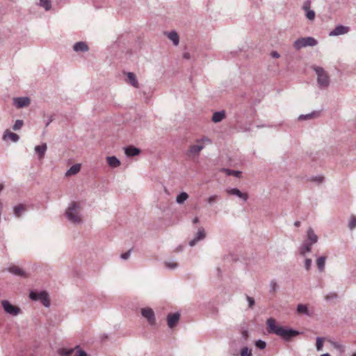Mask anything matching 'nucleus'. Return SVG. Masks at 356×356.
<instances>
[{"instance_id":"f257e3e1","label":"nucleus","mask_w":356,"mask_h":356,"mask_svg":"<svg viewBox=\"0 0 356 356\" xmlns=\"http://www.w3.org/2000/svg\"><path fill=\"white\" fill-rule=\"evenodd\" d=\"M267 330L268 333H273L277 336L282 337L285 341H290L291 338L295 337L300 334V332L287 328L283 326L276 325L275 320L273 318H269L266 321Z\"/></svg>"},{"instance_id":"f03ea898","label":"nucleus","mask_w":356,"mask_h":356,"mask_svg":"<svg viewBox=\"0 0 356 356\" xmlns=\"http://www.w3.org/2000/svg\"><path fill=\"white\" fill-rule=\"evenodd\" d=\"M80 205L76 202H72L69 205L65 211V216L67 219L72 223L80 224L81 223V218L79 215Z\"/></svg>"},{"instance_id":"7ed1b4c3","label":"nucleus","mask_w":356,"mask_h":356,"mask_svg":"<svg viewBox=\"0 0 356 356\" xmlns=\"http://www.w3.org/2000/svg\"><path fill=\"white\" fill-rule=\"evenodd\" d=\"M312 68L317 74L318 86L322 88H327L330 84V78L327 73L321 67L313 66Z\"/></svg>"},{"instance_id":"20e7f679","label":"nucleus","mask_w":356,"mask_h":356,"mask_svg":"<svg viewBox=\"0 0 356 356\" xmlns=\"http://www.w3.org/2000/svg\"><path fill=\"white\" fill-rule=\"evenodd\" d=\"M316 44L317 40L312 37L300 38L293 42V47L296 50L306 47H314Z\"/></svg>"},{"instance_id":"39448f33","label":"nucleus","mask_w":356,"mask_h":356,"mask_svg":"<svg viewBox=\"0 0 356 356\" xmlns=\"http://www.w3.org/2000/svg\"><path fill=\"white\" fill-rule=\"evenodd\" d=\"M29 298L35 301H40L46 307H49L50 305L48 293L44 291H40L39 293L31 291L29 294Z\"/></svg>"},{"instance_id":"423d86ee","label":"nucleus","mask_w":356,"mask_h":356,"mask_svg":"<svg viewBox=\"0 0 356 356\" xmlns=\"http://www.w3.org/2000/svg\"><path fill=\"white\" fill-rule=\"evenodd\" d=\"M1 304L4 311L12 316H17L21 312L18 307L11 305L8 300H3Z\"/></svg>"},{"instance_id":"0eeeda50","label":"nucleus","mask_w":356,"mask_h":356,"mask_svg":"<svg viewBox=\"0 0 356 356\" xmlns=\"http://www.w3.org/2000/svg\"><path fill=\"white\" fill-rule=\"evenodd\" d=\"M141 315L145 318L150 325H156V318L153 310L147 307L141 309Z\"/></svg>"},{"instance_id":"6e6552de","label":"nucleus","mask_w":356,"mask_h":356,"mask_svg":"<svg viewBox=\"0 0 356 356\" xmlns=\"http://www.w3.org/2000/svg\"><path fill=\"white\" fill-rule=\"evenodd\" d=\"M204 144L197 143L195 145H192L189 147L186 155L189 157H194L195 156H198L200 152L204 149Z\"/></svg>"},{"instance_id":"1a4fd4ad","label":"nucleus","mask_w":356,"mask_h":356,"mask_svg":"<svg viewBox=\"0 0 356 356\" xmlns=\"http://www.w3.org/2000/svg\"><path fill=\"white\" fill-rule=\"evenodd\" d=\"M226 193L230 195H235L246 202L248 199V195L245 193H242L237 188H229L225 190Z\"/></svg>"},{"instance_id":"9d476101","label":"nucleus","mask_w":356,"mask_h":356,"mask_svg":"<svg viewBox=\"0 0 356 356\" xmlns=\"http://www.w3.org/2000/svg\"><path fill=\"white\" fill-rule=\"evenodd\" d=\"M311 7V1L307 0L304 2L302 6V9L305 12L306 17L311 21H313L315 19V12L313 10L310 9Z\"/></svg>"},{"instance_id":"9b49d317","label":"nucleus","mask_w":356,"mask_h":356,"mask_svg":"<svg viewBox=\"0 0 356 356\" xmlns=\"http://www.w3.org/2000/svg\"><path fill=\"white\" fill-rule=\"evenodd\" d=\"M180 318V314L178 312L170 313L167 316V324L170 328L174 327Z\"/></svg>"},{"instance_id":"f8f14e48","label":"nucleus","mask_w":356,"mask_h":356,"mask_svg":"<svg viewBox=\"0 0 356 356\" xmlns=\"http://www.w3.org/2000/svg\"><path fill=\"white\" fill-rule=\"evenodd\" d=\"M31 100L28 97H20L14 98V104L17 108H22L30 104Z\"/></svg>"},{"instance_id":"ddd939ff","label":"nucleus","mask_w":356,"mask_h":356,"mask_svg":"<svg viewBox=\"0 0 356 356\" xmlns=\"http://www.w3.org/2000/svg\"><path fill=\"white\" fill-rule=\"evenodd\" d=\"M206 233L203 227H200L198 229L197 232L195 235L194 238L190 241L189 245L193 246L195 245L199 241L202 240L205 238Z\"/></svg>"},{"instance_id":"4468645a","label":"nucleus","mask_w":356,"mask_h":356,"mask_svg":"<svg viewBox=\"0 0 356 356\" xmlns=\"http://www.w3.org/2000/svg\"><path fill=\"white\" fill-rule=\"evenodd\" d=\"M349 28L341 24L337 25L330 33V36H337L348 33Z\"/></svg>"},{"instance_id":"2eb2a0df","label":"nucleus","mask_w":356,"mask_h":356,"mask_svg":"<svg viewBox=\"0 0 356 356\" xmlns=\"http://www.w3.org/2000/svg\"><path fill=\"white\" fill-rule=\"evenodd\" d=\"M312 245L313 244L309 243V241H305L299 248L300 254L302 256L305 257L307 253H309L312 252Z\"/></svg>"},{"instance_id":"dca6fc26","label":"nucleus","mask_w":356,"mask_h":356,"mask_svg":"<svg viewBox=\"0 0 356 356\" xmlns=\"http://www.w3.org/2000/svg\"><path fill=\"white\" fill-rule=\"evenodd\" d=\"M8 271L15 275L22 277H26L28 276L27 273L24 271L22 268L17 266H12L8 268Z\"/></svg>"},{"instance_id":"f3484780","label":"nucleus","mask_w":356,"mask_h":356,"mask_svg":"<svg viewBox=\"0 0 356 356\" xmlns=\"http://www.w3.org/2000/svg\"><path fill=\"white\" fill-rule=\"evenodd\" d=\"M307 241L312 244H315L318 242V237L315 234L314 229L312 227H309L307 230Z\"/></svg>"},{"instance_id":"a211bd4d","label":"nucleus","mask_w":356,"mask_h":356,"mask_svg":"<svg viewBox=\"0 0 356 356\" xmlns=\"http://www.w3.org/2000/svg\"><path fill=\"white\" fill-rule=\"evenodd\" d=\"M7 139L10 140L13 143H17L19 140V136L17 134L12 133L7 129L3 133V140H6Z\"/></svg>"},{"instance_id":"6ab92c4d","label":"nucleus","mask_w":356,"mask_h":356,"mask_svg":"<svg viewBox=\"0 0 356 356\" xmlns=\"http://www.w3.org/2000/svg\"><path fill=\"white\" fill-rule=\"evenodd\" d=\"M73 49L76 52H86L88 51L89 48L85 42H78L74 44Z\"/></svg>"},{"instance_id":"aec40b11","label":"nucleus","mask_w":356,"mask_h":356,"mask_svg":"<svg viewBox=\"0 0 356 356\" xmlns=\"http://www.w3.org/2000/svg\"><path fill=\"white\" fill-rule=\"evenodd\" d=\"M47 149V146L46 143H43L41 145L35 147V152L38 154L39 159L44 158Z\"/></svg>"},{"instance_id":"412c9836","label":"nucleus","mask_w":356,"mask_h":356,"mask_svg":"<svg viewBox=\"0 0 356 356\" xmlns=\"http://www.w3.org/2000/svg\"><path fill=\"white\" fill-rule=\"evenodd\" d=\"M124 152L127 156H134L139 154L140 150L134 146H128L124 148Z\"/></svg>"},{"instance_id":"4be33fe9","label":"nucleus","mask_w":356,"mask_h":356,"mask_svg":"<svg viewBox=\"0 0 356 356\" xmlns=\"http://www.w3.org/2000/svg\"><path fill=\"white\" fill-rule=\"evenodd\" d=\"M166 35L168 39L172 42L174 45L177 46L179 44V37L175 31H172L170 32L166 33Z\"/></svg>"},{"instance_id":"5701e85b","label":"nucleus","mask_w":356,"mask_h":356,"mask_svg":"<svg viewBox=\"0 0 356 356\" xmlns=\"http://www.w3.org/2000/svg\"><path fill=\"white\" fill-rule=\"evenodd\" d=\"M225 118V111H216L213 113L212 116V121L214 123H218L221 122Z\"/></svg>"},{"instance_id":"b1692460","label":"nucleus","mask_w":356,"mask_h":356,"mask_svg":"<svg viewBox=\"0 0 356 356\" xmlns=\"http://www.w3.org/2000/svg\"><path fill=\"white\" fill-rule=\"evenodd\" d=\"M81 170V165L80 164H74L72 165L70 169L67 170L65 172L66 177H70L72 175H74L77 174Z\"/></svg>"},{"instance_id":"393cba45","label":"nucleus","mask_w":356,"mask_h":356,"mask_svg":"<svg viewBox=\"0 0 356 356\" xmlns=\"http://www.w3.org/2000/svg\"><path fill=\"white\" fill-rule=\"evenodd\" d=\"M106 160H107L108 164L111 168H116V167H118L120 165V160L117 157H115L114 156H107L106 157Z\"/></svg>"},{"instance_id":"a878e982","label":"nucleus","mask_w":356,"mask_h":356,"mask_svg":"<svg viewBox=\"0 0 356 356\" xmlns=\"http://www.w3.org/2000/svg\"><path fill=\"white\" fill-rule=\"evenodd\" d=\"M296 310H297V313L298 314H304L307 316H310V314H309V312L308 309V307L307 305H303V304L298 305Z\"/></svg>"},{"instance_id":"bb28decb","label":"nucleus","mask_w":356,"mask_h":356,"mask_svg":"<svg viewBox=\"0 0 356 356\" xmlns=\"http://www.w3.org/2000/svg\"><path fill=\"white\" fill-rule=\"evenodd\" d=\"M326 259L327 258L325 256H321L319 257L316 260L317 267L320 272L324 271Z\"/></svg>"},{"instance_id":"cd10ccee","label":"nucleus","mask_w":356,"mask_h":356,"mask_svg":"<svg viewBox=\"0 0 356 356\" xmlns=\"http://www.w3.org/2000/svg\"><path fill=\"white\" fill-rule=\"evenodd\" d=\"M127 79L129 83L133 86L134 87L138 88V83L137 81V79L136 77V75L133 72H128L127 74Z\"/></svg>"},{"instance_id":"c85d7f7f","label":"nucleus","mask_w":356,"mask_h":356,"mask_svg":"<svg viewBox=\"0 0 356 356\" xmlns=\"http://www.w3.org/2000/svg\"><path fill=\"white\" fill-rule=\"evenodd\" d=\"M26 206L22 204L15 206L13 208L14 215L16 217H19L26 211Z\"/></svg>"},{"instance_id":"c756f323","label":"nucleus","mask_w":356,"mask_h":356,"mask_svg":"<svg viewBox=\"0 0 356 356\" xmlns=\"http://www.w3.org/2000/svg\"><path fill=\"white\" fill-rule=\"evenodd\" d=\"M188 197V195L185 192L180 193L176 197L178 204H183Z\"/></svg>"},{"instance_id":"7c9ffc66","label":"nucleus","mask_w":356,"mask_h":356,"mask_svg":"<svg viewBox=\"0 0 356 356\" xmlns=\"http://www.w3.org/2000/svg\"><path fill=\"white\" fill-rule=\"evenodd\" d=\"M318 115V112H312L306 115H300L298 117L299 120H310Z\"/></svg>"},{"instance_id":"2f4dec72","label":"nucleus","mask_w":356,"mask_h":356,"mask_svg":"<svg viewBox=\"0 0 356 356\" xmlns=\"http://www.w3.org/2000/svg\"><path fill=\"white\" fill-rule=\"evenodd\" d=\"M39 6L44 8L45 10H49L51 8V3L49 0H40Z\"/></svg>"},{"instance_id":"473e14b6","label":"nucleus","mask_w":356,"mask_h":356,"mask_svg":"<svg viewBox=\"0 0 356 356\" xmlns=\"http://www.w3.org/2000/svg\"><path fill=\"white\" fill-rule=\"evenodd\" d=\"M223 170L225 172L226 175L229 176L233 175L236 177H240L241 175V172L238 170H233L229 169H223Z\"/></svg>"},{"instance_id":"72a5a7b5","label":"nucleus","mask_w":356,"mask_h":356,"mask_svg":"<svg viewBox=\"0 0 356 356\" xmlns=\"http://www.w3.org/2000/svg\"><path fill=\"white\" fill-rule=\"evenodd\" d=\"M23 124H24L23 120H17L15 121L14 125L13 126V129L15 131H17V130L20 129L22 127Z\"/></svg>"},{"instance_id":"f704fd0d","label":"nucleus","mask_w":356,"mask_h":356,"mask_svg":"<svg viewBox=\"0 0 356 356\" xmlns=\"http://www.w3.org/2000/svg\"><path fill=\"white\" fill-rule=\"evenodd\" d=\"M219 196L218 195H213L209 196L207 199V202L209 204H213V203L216 202L217 200L219 199Z\"/></svg>"},{"instance_id":"c9c22d12","label":"nucleus","mask_w":356,"mask_h":356,"mask_svg":"<svg viewBox=\"0 0 356 356\" xmlns=\"http://www.w3.org/2000/svg\"><path fill=\"white\" fill-rule=\"evenodd\" d=\"M316 346V350L318 351L321 350L323 348V338L317 337Z\"/></svg>"},{"instance_id":"e433bc0d","label":"nucleus","mask_w":356,"mask_h":356,"mask_svg":"<svg viewBox=\"0 0 356 356\" xmlns=\"http://www.w3.org/2000/svg\"><path fill=\"white\" fill-rule=\"evenodd\" d=\"M241 356H252L251 350L248 347H243L241 350Z\"/></svg>"},{"instance_id":"4c0bfd02","label":"nucleus","mask_w":356,"mask_h":356,"mask_svg":"<svg viewBox=\"0 0 356 356\" xmlns=\"http://www.w3.org/2000/svg\"><path fill=\"white\" fill-rule=\"evenodd\" d=\"M255 346H256L258 348H259V349L262 350V349H264V348H266V343L264 341H263V340H260V339H259V340L256 341V342H255Z\"/></svg>"},{"instance_id":"58836bf2","label":"nucleus","mask_w":356,"mask_h":356,"mask_svg":"<svg viewBox=\"0 0 356 356\" xmlns=\"http://www.w3.org/2000/svg\"><path fill=\"white\" fill-rule=\"evenodd\" d=\"M331 343L334 348L339 350L341 352L344 351V346L343 345H341V343L336 342V341H332Z\"/></svg>"},{"instance_id":"ea45409f","label":"nucleus","mask_w":356,"mask_h":356,"mask_svg":"<svg viewBox=\"0 0 356 356\" xmlns=\"http://www.w3.org/2000/svg\"><path fill=\"white\" fill-rule=\"evenodd\" d=\"M164 264L166 268L170 269H175L178 266V264L173 261H165Z\"/></svg>"},{"instance_id":"a19ab883","label":"nucleus","mask_w":356,"mask_h":356,"mask_svg":"<svg viewBox=\"0 0 356 356\" xmlns=\"http://www.w3.org/2000/svg\"><path fill=\"white\" fill-rule=\"evenodd\" d=\"M348 227L350 230H353L356 227V217L353 216L349 222Z\"/></svg>"},{"instance_id":"79ce46f5","label":"nucleus","mask_w":356,"mask_h":356,"mask_svg":"<svg viewBox=\"0 0 356 356\" xmlns=\"http://www.w3.org/2000/svg\"><path fill=\"white\" fill-rule=\"evenodd\" d=\"M277 289V285L275 280H271L270 282V292H275Z\"/></svg>"},{"instance_id":"37998d69","label":"nucleus","mask_w":356,"mask_h":356,"mask_svg":"<svg viewBox=\"0 0 356 356\" xmlns=\"http://www.w3.org/2000/svg\"><path fill=\"white\" fill-rule=\"evenodd\" d=\"M74 353V349H63L60 353L61 356H70Z\"/></svg>"},{"instance_id":"c03bdc74","label":"nucleus","mask_w":356,"mask_h":356,"mask_svg":"<svg viewBox=\"0 0 356 356\" xmlns=\"http://www.w3.org/2000/svg\"><path fill=\"white\" fill-rule=\"evenodd\" d=\"M312 261L309 258H307L305 260V268L307 270H309L312 266Z\"/></svg>"},{"instance_id":"a18cd8bd","label":"nucleus","mask_w":356,"mask_h":356,"mask_svg":"<svg viewBox=\"0 0 356 356\" xmlns=\"http://www.w3.org/2000/svg\"><path fill=\"white\" fill-rule=\"evenodd\" d=\"M246 300H247V301L248 302L249 308L252 309L253 307V306L254 305V304H255L254 298L250 297V296H246Z\"/></svg>"},{"instance_id":"49530a36","label":"nucleus","mask_w":356,"mask_h":356,"mask_svg":"<svg viewBox=\"0 0 356 356\" xmlns=\"http://www.w3.org/2000/svg\"><path fill=\"white\" fill-rule=\"evenodd\" d=\"M204 142L208 143H211V140L207 137H202L196 140V143H200V144H203Z\"/></svg>"},{"instance_id":"de8ad7c7","label":"nucleus","mask_w":356,"mask_h":356,"mask_svg":"<svg viewBox=\"0 0 356 356\" xmlns=\"http://www.w3.org/2000/svg\"><path fill=\"white\" fill-rule=\"evenodd\" d=\"M131 250H132V249H130L129 250H128L125 253L122 254L121 256H120L121 259H124V260L127 259L130 257V255H131Z\"/></svg>"},{"instance_id":"09e8293b","label":"nucleus","mask_w":356,"mask_h":356,"mask_svg":"<svg viewBox=\"0 0 356 356\" xmlns=\"http://www.w3.org/2000/svg\"><path fill=\"white\" fill-rule=\"evenodd\" d=\"M74 356H88V355L84 350L79 349Z\"/></svg>"},{"instance_id":"8fccbe9b","label":"nucleus","mask_w":356,"mask_h":356,"mask_svg":"<svg viewBox=\"0 0 356 356\" xmlns=\"http://www.w3.org/2000/svg\"><path fill=\"white\" fill-rule=\"evenodd\" d=\"M312 180L314 181H316L318 183H321L323 180V177H315L312 178Z\"/></svg>"},{"instance_id":"3c124183","label":"nucleus","mask_w":356,"mask_h":356,"mask_svg":"<svg viewBox=\"0 0 356 356\" xmlns=\"http://www.w3.org/2000/svg\"><path fill=\"white\" fill-rule=\"evenodd\" d=\"M270 55L274 58H278L280 57V54L277 51H273Z\"/></svg>"},{"instance_id":"603ef678","label":"nucleus","mask_w":356,"mask_h":356,"mask_svg":"<svg viewBox=\"0 0 356 356\" xmlns=\"http://www.w3.org/2000/svg\"><path fill=\"white\" fill-rule=\"evenodd\" d=\"M337 297V295L335 293H332L330 296H327L325 297V299L328 300L330 298H336Z\"/></svg>"},{"instance_id":"864d4df0","label":"nucleus","mask_w":356,"mask_h":356,"mask_svg":"<svg viewBox=\"0 0 356 356\" xmlns=\"http://www.w3.org/2000/svg\"><path fill=\"white\" fill-rule=\"evenodd\" d=\"M183 58L188 60L191 58V54L188 52H184L183 54Z\"/></svg>"},{"instance_id":"5fc2aeb1","label":"nucleus","mask_w":356,"mask_h":356,"mask_svg":"<svg viewBox=\"0 0 356 356\" xmlns=\"http://www.w3.org/2000/svg\"><path fill=\"white\" fill-rule=\"evenodd\" d=\"M242 335H243V337L244 339H246V338L248 337V331H243V332H242Z\"/></svg>"},{"instance_id":"6e6d98bb","label":"nucleus","mask_w":356,"mask_h":356,"mask_svg":"<svg viewBox=\"0 0 356 356\" xmlns=\"http://www.w3.org/2000/svg\"><path fill=\"white\" fill-rule=\"evenodd\" d=\"M193 222L194 224H197V223H198V222H199V218H198L197 217H195V218H193Z\"/></svg>"},{"instance_id":"4d7b16f0","label":"nucleus","mask_w":356,"mask_h":356,"mask_svg":"<svg viewBox=\"0 0 356 356\" xmlns=\"http://www.w3.org/2000/svg\"><path fill=\"white\" fill-rule=\"evenodd\" d=\"M294 225L297 227H300V221H296L294 222Z\"/></svg>"},{"instance_id":"13d9d810","label":"nucleus","mask_w":356,"mask_h":356,"mask_svg":"<svg viewBox=\"0 0 356 356\" xmlns=\"http://www.w3.org/2000/svg\"><path fill=\"white\" fill-rule=\"evenodd\" d=\"M52 122V119H49L47 123H46V127H48L49 125V124Z\"/></svg>"},{"instance_id":"bf43d9fd","label":"nucleus","mask_w":356,"mask_h":356,"mask_svg":"<svg viewBox=\"0 0 356 356\" xmlns=\"http://www.w3.org/2000/svg\"><path fill=\"white\" fill-rule=\"evenodd\" d=\"M3 189V185L0 184V192Z\"/></svg>"},{"instance_id":"052dcab7","label":"nucleus","mask_w":356,"mask_h":356,"mask_svg":"<svg viewBox=\"0 0 356 356\" xmlns=\"http://www.w3.org/2000/svg\"><path fill=\"white\" fill-rule=\"evenodd\" d=\"M321 356H330V355L328 353H324V354L321 355Z\"/></svg>"},{"instance_id":"680f3d73","label":"nucleus","mask_w":356,"mask_h":356,"mask_svg":"<svg viewBox=\"0 0 356 356\" xmlns=\"http://www.w3.org/2000/svg\"><path fill=\"white\" fill-rule=\"evenodd\" d=\"M257 128L265 127V125H257Z\"/></svg>"},{"instance_id":"e2e57ef3","label":"nucleus","mask_w":356,"mask_h":356,"mask_svg":"<svg viewBox=\"0 0 356 356\" xmlns=\"http://www.w3.org/2000/svg\"><path fill=\"white\" fill-rule=\"evenodd\" d=\"M352 356H356V353H353Z\"/></svg>"}]
</instances>
